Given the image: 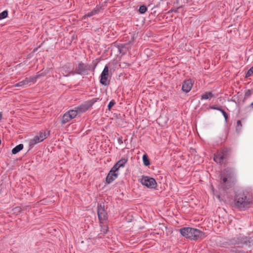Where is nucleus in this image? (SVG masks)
<instances>
[{
    "mask_svg": "<svg viewBox=\"0 0 253 253\" xmlns=\"http://www.w3.org/2000/svg\"><path fill=\"white\" fill-rule=\"evenodd\" d=\"M96 65V64L94 66V67H93V69L94 70V69L95 68V66Z\"/></svg>",
    "mask_w": 253,
    "mask_h": 253,
    "instance_id": "33",
    "label": "nucleus"
},
{
    "mask_svg": "<svg viewBox=\"0 0 253 253\" xmlns=\"http://www.w3.org/2000/svg\"><path fill=\"white\" fill-rule=\"evenodd\" d=\"M28 85H29V81L28 80V78H26L25 80L15 84L13 86L14 87H24Z\"/></svg>",
    "mask_w": 253,
    "mask_h": 253,
    "instance_id": "16",
    "label": "nucleus"
},
{
    "mask_svg": "<svg viewBox=\"0 0 253 253\" xmlns=\"http://www.w3.org/2000/svg\"><path fill=\"white\" fill-rule=\"evenodd\" d=\"M235 201L236 206L240 209H243L249 208L251 200L245 194L240 193L236 196Z\"/></svg>",
    "mask_w": 253,
    "mask_h": 253,
    "instance_id": "4",
    "label": "nucleus"
},
{
    "mask_svg": "<svg viewBox=\"0 0 253 253\" xmlns=\"http://www.w3.org/2000/svg\"><path fill=\"white\" fill-rule=\"evenodd\" d=\"M2 115L0 113V120L1 119Z\"/></svg>",
    "mask_w": 253,
    "mask_h": 253,
    "instance_id": "32",
    "label": "nucleus"
},
{
    "mask_svg": "<svg viewBox=\"0 0 253 253\" xmlns=\"http://www.w3.org/2000/svg\"><path fill=\"white\" fill-rule=\"evenodd\" d=\"M213 94L211 92H207L201 96L202 100L210 99L213 97Z\"/></svg>",
    "mask_w": 253,
    "mask_h": 253,
    "instance_id": "20",
    "label": "nucleus"
},
{
    "mask_svg": "<svg viewBox=\"0 0 253 253\" xmlns=\"http://www.w3.org/2000/svg\"><path fill=\"white\" fill-rule=\"evenodd\" d=\"M220 184L224 190L229 189L236 181L234 171L229 169H224L220 173Z\"/></svg>",
    "mask_w": 253,
    "mask_h": 253,
    "instance_id": "1",
    "label": "nucleus"
},
{
    "mask_svg": "<svg viewBox=\"0 0 253 253\" xmlns=\"http://www.w3.org/2000/svg\"><path fill=\"white\" fill-rule=\"evenodd\" d=\"M179 231L183 237L193 240H197L204 235V233L202 231L190 227L181 228Z\"/></svg>",
    "mask_w": 253,
    "mask_h": 253,
    "instance_id": "3",
    "label": "nucleus"
},
{
    "mask_svg": "<svg viewBox=\"0 0 253 253\" xmlns=\"http://www.w3.org/2000/svg\"><path fill=\"white\" fill-rule=\"evenodd\" d=\"M127 161L128 160L127 158H123L120 160L115 165H114L112 168L117 171L120 168H124Z\"/></svg>",
    "mask_w": 253,
    "mask_h": 253,
    "instance_id": "15",
    "label": "nucleus"
},
{
    "mask_svg": "<svg viewBox=\"0 0 253 253\" xmlns=\"http://www.w3.org/2000/svg\"><path fill=\"white\" fill-rule=\"evenodd\" d=\"M101 231L104 234H106L108 231V227L106 226H102Z\"/></svg>",
    "mask_w": 253,
    "mask_h": 253,
    "instance_id": "29",
    "label": "nucleus"
},
{
    "mask_svg": "<svg viewBox=\"0 0 253 253\" xmlns=\"http://www.w3.org/2000/svg\"><path fill=\"white\" fill-rule=\"evenodd\" d=\"M7 15L8 12L7 10H4L0 13V15L2 19L6 18L7 16Z\"/></svg>",
    "mask_w": 253,
    "mask_h": 253,
    "instance_id": "27",
    "label": "nucleus"
},
{
    "mask_svg": "<svg viewBox=\"0 0 253 253\" xmlns=\"http://www.w3.org/2000/svg\"><path fill=\"white\" fill-rule=\"evenodd\" d=\"M40 75H37L35 76L30 77L28 78V80L29 81V84L30 83H35L36 82L37 80L39 78Z\"/></svg>",
    "mask_w": 253,
    "mask_h": 253,
    "instance_id": "22",
    "label": "nucleus"
},
{
    "mask_svg": "<svg viewBox=\"0 0 253 253\" xmlns=\"http://www.w3.org/2000/svg\"><path fill=\"white\" fill-rule=\"evenodd\" d=\"M61 72L63 74V75L65 77H67V76H69L70 75H72L70 72H67L65 70V69L64 68H62L61 69Z\"/></svg>",
    "mask_w": 253,
    "mask_h": 253,
    "instance_id": "25",
    "label": "nucleus"
},
{
    "mask_svg": "<svg viewBox=\"0 0 253 253\" xmlns=\"http://www.w3.org/2000/svg\"><path fill=\"white\" fill-rule=\"evenodd\" d=\"M242 125L241 124V122L240 120H238L237 122V126H236V130L238 131H239L241 130L242 128Z\"/></svg>",
    "mask_w": 253,
    "mask_h": 253,
    "instance_id": "26",
    "label": "nucleus"
},
{
    "mask_svg": "<svg viewBox=\"0 0 253 253\" xmlns=\"http://www.w3.org/2000/svg\"><path fill=\"white\" fill-rule=\"evenodd\" d=\"M253 75V66L247 72L245 77L248 78Z\"/></svg>",
    "mask_w": 253,
    "mask_h": 253,
    "instance_id": "24",
    "label": "nucleus"
},
{
    "mask_svg": "<svg viewBox=\"0 0 253 253\" xmlns=\"http://www.w3.org/2000/svg\"><path fill=\"white\" fill-rule=\"evenodd\" d=\"M99 11V8L98 7H96L94 8L91 11L88 12L85 15V17H89L92 16H93L96 14H97Z\"/></svg>",
    "mask_w": 253,
    "mask_h": 253,
    "instance_id": "18",
    "label": "nucleus"
},
{
    "mask_svg": "<svg viewBox=\"0 0 253 253\" xmlns=\"http://www.w3.org/2000/svg\"><path fill=\"white\" fill-rule=\"evenodd\" d=\"M109 68L106 65L105 66L100 75V83L104 85H108L109 84L108 81Z\"/></svg>",
    "mask_w": 253,
    "mask_h": 253,
    "instance_id": "11",
    "label": "nucleus"
},
{
    "mask_svg": "<svg viewBox=\"0 0 253 253\" xmlns=\"http://www.w3.org/2000/svg\"><path fill=\"white\" fill-rule=\"evenodd\" d=\"M147 10V7L144 5H142L139 7V12L141 14H144L146 12Z\"/></svg>",
    "mask_w": 253,
    "mask_h": 253,
    "instance_id": "23",
    "label": "nucleus"
},
{
    "mask_svg": "<svg viewBox=\"0 0 253 253\" xmlns=\"http://www.w3.org/2000/svg\"><path fill=\"white\" fill-rule=\"evenodd\" d=\"M192 86L193 83L191 80H187L183 82L182 89L184 92L187 93L191 90Z\"/></svg>",
    "mask_w": 253,
    "mask_h": 253,
    "instance_id": "14",
    "label": "nucleus"
},
{
    "mask_svg": "<svg viewBox=\"0 0 253 253\" xmlns=\"http://www.w3.org/2000/svg\"><path fill=\"white\" fill-rule=\"evenodd\" d=\"M98 98H94L91 100L86 101L84 104L76 108L75 111H77V114L78 113H83L87 111L88 109L92 107V106L98 100Z\"/></svg>",
    "mask_w": 253,
    "mask_h": 253,
    "instance_id": "6",
    "label": "nucleus"
},
{
    "mask_svg": "<svg viewBox=\"0 0 253 253\" xmlns=\"http://www.w3.org/2000/svg\"><path fill=\"white\" fill-rule=\"evenodd\" d=\"M221 112L223 116H224V117L225 118V121L227 122V119H228V115H227V114L223 109H222V110L221 111Z\"/></svg>",
    "mask_w": 253,
    "mask_h": 253,
    "instance_id": "30",
    "label": "nucleus"
},
{
    "mask_svg": "<svg viewBox=\"0 0 253 253\" xmlns=\"http://www.w3.org/2000/svg\"><path fill=\"white\" fill-rule=\"evenodd\" d=\"M228 156V152L226 150H222L217 153L214 154L213 160L217 164H222L224 163Z\"/></svg>",
    "mask_w": 253,
    "mask_h": 253,
    "instance_id": "9",
    "label": "nucleus"
},
{
    "mask_svg": "<svg viewBox=\"0 0 253 253\" xmlns=\"http://www.w3.org/2000/svg\"><path fill=\"white\" fill-rule=\"evenodd\" d=\"M47 137V134L44 131H40L38 134L29 140V146L33 148L36 144L42 142Z\"/></svg>",
    "mask_w": 253,
    "mask_h": 253,
    "instance_id": "7",
    "label": "nucleus"
},
{
    "mask_svg": "<svg viewBox=\"0 0 253 253\" xmlns=\"http://www.w3.org/2000/svg\"><path fill=\"white\" fill-rule=\"evenodd\" d=\"M77 115V113L76 111L70 110L63 115L61 122L63 124H65L75 118Z\"/></svg>",
    "mask_w": 253,
    "mask_h": 253,
    "instance_id": "10",
    "label": "nucleus"
},
{
    "mask_svg": "<svg viewBox=\"0 0 253 253\" xmlns=\"http://www.w3.org/2000/svg\"><path fill=\"white\" fill-rule=\"evenodd\" d=\"M90 70V67L89 65L84 63L82 62H80L77 64L74 70L71 71L70 73L72 75L75 74H78L81 75H88V71Z\"/></svg>",
    "mask_w": 253,
    "mask_h": 253,
    "instance_id": "5",
    "label": "nucleus"
},
{
    "mask_svg": "<svg viewBox=\"0 0 253 253\" xmlns=\"http://www.w3.org/2000/svg\"><path fill=\"white\" fill-rule=\"evenodd\" d=\"M253 241V238L248 237L242 234L237 235L236 236L229 239L224 244L225 247L227 245H234L239 247L247 245L250 241Z\"/></svg>",
    "mask_w": 253,
    "mask_h": 253,
    "instance_id": "2",
    "label": "nucleus"
},
{
    "mask_svg": "<svg viewBox=\"0 0 253 253\" xmlns=\"http://www.w3.org/2000/svg\"><path fill=\"white\" fill-rule=\"evenodd\" d=\"M140 182L143 185L151 189L156 188L157 185L156 180L148 176H142Z\"/></svg>",
    "mask_w": 253,
    "mask_h": 253,
    "instance_id": "8",
    "label": "nucleus"
},
{
    "mask_svg": "<svg viewBox=\"0 0 253 253\" xmlns=\"http://www.w3.org/2000/svg\"><path fill=\"white\" fill-rule=\"evenodd\" d=\"M116 171L117 170H116L113 168H112V169L109 171V173H108L106 176V183H107L108 184H110L117 178L118 174L116 172Z\"/></svg>",
    "mask_w": 253,
    "mask_h": 253,
    "instance_id": "12",
    "label": "nucleus"
},
{
    "mask_svg": "<svg viewBox=\"0 0 253 253\" xmlns=\"http://www.w3.org/2000/svg\"><path fill=\"white\" fill-rule=\"evenodd\" d=\"M143 164L145 166H148L150 165V163L149 160L146 155H144L142 157Z\"/></svg>",
    "mask_w": 253,
    "mask_h": 253,
    "instance_id": "21",
    "label": "nucleus"
},
{
    "mask_svg": "<svg viewBox=\"0 0 253 253\" xmlns=\"http://www.w3.org/2000/svg\"><path fill=\"white\" fill-rule=\"evenodd\" d=\"M211 108L212 109H214V110H216L219 111L220 112H221V111L222 109H221L220 107H216V106H212V107H211Z\"/></svg>",
    "mask_w": 253,
    "mask_h": 253,
    "instance_id": "31",
    "label": "nucleus"
},
{
    "mask_svg": "<svg viewBox=\"0 0 253 253\" xmlns=\"http://www.w3.org/2000/svg\"><path fill=\"white\" fill-rule=\"evenodd\" d=\"M116 102L114 100H112L110 101L108 105V108L109 110H110L111 108L115 104Z\"/></svg>",
    "mask_w": 253,
    "mask_h": 253,
    "instance_id": "28",
    "label": "nucleus"
},
{
    "mask_svg": "<svg viewBox=\"0 0 253 253\" xmlns=\"http://www.w3.org/2000/svg\"><path fill=\"white\" fill-rule=\"evenodd\" d=\"M251 106L253 107V102L251 104Z\"/></svg>",
    "mask_w": 253,
    "mask_h": 253,
    "instance_id": "34",
    "label": "nucleus"
},
{
    "mask_svg": "<svg viewBox=\"0 0 253 253\" xmlns=\"http://www.w3.org/2000/svg\"><path fill=\"white\" fill-rule=\"evenodd\" d=\"M97 214L100 221L107 219V212L104 209V206H102L101 205H98Z\"/></svg>",
    "mask_w": 253,
    "mask_h": 253,
    "instance_id": "13",
    "label": "nucleus"
},
{
    "mask_svg": "<svg viewBox=\"0 0 253 253\" xmlns=\"http://www.w3.org/2000/svg\"><path fill=\"white\" fill-rule=\"evenodd\" d=\"M23 144H20L14 148H13L12 150V153L13 154H16L18 153L20 150H21L23 148Z\"/></svg>",
    "mask_w": 253,
    "mask_h": 253,
    "instance_id": "19",
    "label": "nucleus"
},
{
    "mask_svg": "<svg viewBox=\"0 0 253 253\" xmlns=\"http://www.w3.org/2000/svg\"><path fill=\"white\" fill-rule=\"evenodd\" d=\"M129 48V44H120L119 45V49L121 53H125Z\"/></svg>",
    "mask_w": 253,
    "mask_h": 253,
    "instance_id": "17",
    "label": "nucleus"
}]
</instances>
